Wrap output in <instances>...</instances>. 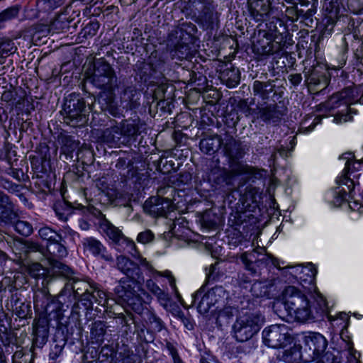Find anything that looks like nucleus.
I'll use <instances>...</instances> for the list:
<instances>
[{
    "instance_id": "obj_11",
    "label": "nucleus",
    "mask_w": 363,
    "mask_h": 363,
    "mask_svg": "<svg viewBox=\"0 0 363 363\" xmlns=\"http://www.w3.org/2000/svg\"><path fill=\"white\" fill-rule=\"evenodd\" d=\"M63 241L52 242L47 244V250L49 253L48 259L52 264L54 268L57 269V272L62 274L63 276L69 277L72 274L71 269L60 262L59 259L65 257L67 255V248L63 244Z\"/></svg>"
},
{
    "instance_id": "obj_30",
    "label": "nucleus",
    "mask_w": 363,
    "mask_h": 363,
    "mask_svg": "<svg viewBox=\"0 0 363 363\" xmlns=\"http://www.w3.org/2000/svg\"><path fill=\"white\" fill-rule=\"evenodd\" d=\"M240 159H235L228 160L229 170L228 172H230L231 177L233 178L236 175H242V174H249L254 175L257 173V169L245 164L241 162H240Z\"/></svg>"
},
{
    "instance_id": "obj_13",
    "label": "nucleus",
    "mask_w": 363,
    "mask_h": 363,
    "mask_svg": "<svg viewBox=\"0 0 363 363\" xmlns=\"http://www.w3.org/2000/svg\"><path fill=\"white\" fill-rule=\"evenodd\" d=\"M145 213L153 217H166L172 211V200L160 196H152L144 203Z\"/></svg>"
},
{
    "instance_id": "obj_16",
    "label": "nucleus",
    "mask_w": 363,
    "mask_h": 363,
    "mask_svg": "<svg viewBox=\"0 0 363 363\" xmlns=\"http://www.w3.org/2000/svg\"><path fill=\"white\" fill-rule=\"evenodd\" d=\"M353 89L352 88H347L342 91L333 95L325 103L319 104V113L325 110H332L336 108L341 105L346 106L351 104L353 102L351 98L353 94Z\"/></svg>"
},
{
    "instance_id": "obj_21",
    "label": "nucleus",
    "mask_w": 363,
    "mask_h": 363,
    "mask_svg": "<svg viewBox=\"0 0 363 363\" xmlns=\"http://www.w3.org/2000/svg\"><path fill=\"white\" fill-rule=\"evenodd\" d=\"M65 297L63 293H61L57 298H52L50 302L46 303L45 313L49 315L53 314V318L61 320L64 316V312L69 308V304L64 303Z\"/></svg>"
},
{
    "instance_id": "obj_34",
    "label": "nucleus",
    "mask_w": 363,
    "mask_h": 363,
    "mask_svg": "<svg viewBox=\"0 0 363 363\" xmlns=\"http://www.w3.org/2000/svg\"><path fill=\"white\" fill-rule=\"evenodd\" d=\"M209 178L216 184L220 186L230 184L233 179L230 172H228V169L220 168L213 169L209 175Z\"/></svg>"
},
{
    "instance_id": "obj_43",
    "label": "nucleus",
    "mask_w": 363,
    "mask_h": 363,
    "mask_svg": "<svg viewBox=\"0 0 363 363\" xmlns=\"http://www.w3.org/2000/svg\"><path fill=\"white\" fill-rule=\"evenodd\" d=\"M238 310L232 307H225L218 315L217 322L220 325L228 324L237 313Z\"/></svg>"
},
{
    "instance_id": "obj_52",
    "label": "nucleus",
    "mask_w": 363,
    "mask_h": 363,
    "mask_svg": "<svg viewBox=\"0 0 363 363\" xmlns=\"http://www.w3.org/2000/svg\"><path fill=\"white\" fill-rule=\"evenodd\" d=\"M16 50L17 48L14 45L13 41L11 39L2 40L0 42V52L2 55H9L10 54L14 53Z\"/></svg>"
},
{
    "instance_id": "obj_44",
    "label": "nucleus",
    "mask_w": 363,
    "mask_h": 363,
    "mask_svg": "<svg viewBox=\"0 0 363 363\" xmlns=\"http://www.w3.org/2000/svg\"><path fill=\"white\" fill-rule=\"evenodd\" d=\"M165 58L162 54L153 52L149 57V64L154 71H161L165 64Z\"/></svg>"
},
{
    "instance_id": "obj_33",
    "label": "nucleus",
    "mask_w": 363,
    "mask_h": 363,
    "mask_svg": "<svg viewBox=\"0 0 363 363\" xmlns=\"http://www.w3.org/2000/svg\"><path fill=\"white\" fill-rule=\"evenodd\" d=\"M220 78L228 87H235L240 82V70L233 66L228 67L222 72Z\"/></svg>"
},
{
    "instance_id": "obj_25",
    "label": "nucleus",
    "mask_w": 363,
    "mask_h": 363,
    "mask_svg": "<svg viewBox=\"0 0 363 363\" xmlns=\"http://www.w3.org/2000/svg\"><path fill=\"white\" fill-rule=\"evenodd\" d=\"M316 270L314 266L309 264L308 266L301 269L299 279L303 286L309 291L316 293L317 288L315 285Z\"/></svg>"
},
{
    "instance_id": "obj_55",
    "label": "nucleus",
    "mask_w": 363,
    "mask_h": 363,
    "mask_svg": "<svg viewBox=\"0 0 363 363\" xmlns=\"http://www.w3.org/2000/svg\"><path fill=\"white\" fill-rule=\"evenodd\" d=\"M99 28V23L97 21H92L88 23L82 30L85 38L95 35Z\"/></svg>"
},
{
    "instance_id": "obj_60",
    "label": "nucleus",
    "mask_w": 363,
    "mask_h": 363,
    "mask_svg": "<svg viewBox=\"0 0 363 363\" xmlns=\"http://www.w3.org/2000/svg\"><path fill=\"white\" fill-rule=\"evenodd\" d=\"M154 238L155 235L152 233V232L150 230H146L138 234L137 237V240L138 242H141L143 244H147L152 242Z\"/></svg>"
},
{
    "instance_id": "obj_9",
    "label": "nucleus",
    "mask_w": 363,
    "mask_h": 363,
    "mask_svg": "<svg viewBox=\"0 0 363 363\" xmlns=\"http://www.w3.org/2000/svg\"><path fill=\"white\" fill-rule=\"evenodd\" d=\"M99 228L109 240L116 245L118 250L133 254L134 241L123 235L122 231L113 225L108 219L104 218L99 223Z\"/></svg>"
},
{
    "instance_id": "obj_22",
    "label": "nucleus",
    "mask_w": 363,
    "mask_h": 363,
    "mask_svg": "<svg viewBox=\"0 0 363 363\" xmlns=\"http://www.w3.org/2000/svg\"><path fill=\"white\" fill-rule=\"evenodd\" d=\"M340 160L345 161V168L342 174L340 177H347L354 180L357 179L359 174H355V172L358 171L362 166V161L354 159V155L351 152H346L340 157Z\"/></svg>"
},
{
    "instance_id": "obj_39",
    "label": "nucleus",
    "mask_w": 363,
    "mask_h": 363,
    "mask_svg": "<svg viewBox=\"0 0 363 363\" xmlns=\"http://www.w3.org/2000/svg\"><path fill=\"white\" fill-rule=\"evenodd\" d=\"M123 301L125 302L133 311L140 315H141L146 308L143 306L141 297L136 292L131 294L130 297H127Z\"/></svg>"
},
{
    "instance_id": "obj_32",
    "label": "nucleus",
    "mask_w": 363,
    "mask_h": 363,
    "mask_svg": "<svg viewBox=\"0 0 363 363\" xmlns=\"http://www.w3.org/2000/svg\"><path fill=\"white\" fill-rule=\"evenodd\" d=\"M192 43L184 40L182 38L181 41H179L175 45L174 50H172V56L173 59L178 60H187L191 57V45Z\"/></svg>"
},
{
    "instance_id": "obj_19",
    "label": "nucleus",
    "mask_w": 363,
    "mask_h": 363,
    "mask_svg": "<svg viewBox=\"0 0 363 363\" xmlns=\"http://www.w3.org/2000/svg\"><path fill=\"white\" fill-rule=\"evenodd\" d=\"M276 85L274 80L261 82L255 80L252 84V91L255 99L257 98L263 104H266L269 99L276 94Z\"/></svg>"
},
{
    "instance_id": "obj_14",
    "label": "nucleus",
    "mask_w": 363,
    "mask_h": 363,
    "mask_svg": "<svg viewBox=\"0 0 363 363\" xmlns=\"http://www.w3.org/2000/svg\"><path fill=\"white\" fill-rule=\"evenodd\" d=\"M193 304L196 305L198 311L201 314L207 313L210 308L218 301L216 298V289H212L205 292L202 286L194 294H193Z\"/></svg>"
},
{
    "instance_id": "obj_15",
    "label": "nucleus",
    "mask_w": 363,
    "mask_h": 363,
    "mask_svg": "<svg viewBox=\"0 0 363 363\" xmlns=\"http://www.w3.org/2000/svg\"><path fill=\"white\" fill-rule=\"evenodd\" d=\"M82 245L85 252L91 255L102 259L108 262H113V257L109 254L106 247L99 240L88 237L83 240Z\"/></svg>"
},
{
    "instance_id": "obj_4",
    "label": "nucleus",
    "mask_w": 363,
    "mask_h": 363,
    "mask_svg": "<svg viewBox=\"0 0 363 363\" xmlns=\"http://www.w3.org/2000/svg\"><path fill=\"white\" fill-rule=\"evenodd\" d=\"M284 306L289 314L300 322L311 317L309 301L306 296L294 286L286 287L283 292Z\"/></svg>"
},
{
    "instance_id": "obj_10",
    "label": "nucleus",
    "mask_w": 363,
    "mask_h": 363,
    "mask_svg": "<svg viewBox=\"0 0 363 363\" xmlns=\"http://www.w3.org/2000/svg\"><path fill=\"white\" fill-rule=\"evenodd\" d=\"M240 259L246 269L253 276H259L263 269L278 264L277 260L268 254L257 255L255 251L242 253Z\"/></svg>"
},
{
    "instance_id": "obj_58",
    "label": "nucleus",
    "mask_w": 363,
    "mask_h": 363,
    "mask_svg": "<svg viewBox=\"0 0 363 363\" xmlns=\"http://www.w3.org/2000/svg\"><path fill=\"white\" fill-rule=\"evenodd\" d=\"M13 363H30L29 354H24L21 350L16 351L12 357Z\"/></svg>"
},
{
    "instance_id": "obj_57",
    "label": "nucleus",
    "mask_w": 363,
    "mask_h": 363,
    "mask_svg": "<svg viewBox=\"0 0 363 363\" xmlns=\"http://www.w3.org/2000/svg\"><path fill=\"white\" fill-rule=\"evenodd\" d=\"M62 143L65 151L67 152H73L78 147V143L73 140L71 136L62 137Z\"/></svg>"
},
{
    "instance_id": "obj_59",
    "label": "nucleus",
    "mask_w": 363,
    "mask_h": 363,
    "mask_svg": "<svg viewBox=\"0 0 363 363\" xmlns=\"http://www.w3.org/2000/svg\"><path fill=\"white\" fill-rule=\"evenodd\" d=\"M30 274L35 278L40 277L45 274V269L38 262L33 263L28 267Z\"/></svg>"
},
{
    "instance_id": "obj_6",
    "label": "nucleus",
    "mask_w": 363,
    "mask_h": 363,
    "mask_svg": "<svg viewBox=\"0 0 363 363\" xmlns=\"http://www.w3.org/2000/svg\"><path fill=\"white\" fill-rule=\"evenodd\" d=\"M65 121L71 126H82L88 121L86 102L79 94H72L64 104Z\"/></svg>"
},
{
    "instance_id": "obj_18",
    "label": "nucleus",
    "mask_w": 363,
    "mask_h": 363,
    "mask_svg": "<svg viewBox=\"0 0 363 363\" xmlns=\"http://www.w3.org/2000/svg\"><path fill=\"white\" fill-rule=\"evenodd\" d=\"M33 344L42 347L48 341L49 335V320L45 316L39 317L33 323Z\"/></svg>"
},
{
    "instance_id": "obj_42",
    "label": "nucleus",
    "mask_w": 363,
    "mask_h": 363,
    "mask_svg": "<svg viewBox=\"0 0 363 363\" xmlns=\"http://www.w3.org/2000/svg\"><path fill=\"white\" fill-rule=\"evenodd\" d=\"M179 30L184 38V34L186 33L188 37L184 38V40L193 43L194 37L198 32V28L195 24L191 22H184L180 24Z\"/></svg>"
},
{
    "instance_id": "obj_62",
    "label": "nucleus",
    "mask_w": 363,
    "mask_h": 363,
    "mask_svg": "<svg viewBox=\"0 0 363 363\" xmlns=\"http://www.w3.org/2000/svg\"><path fill=\"white\" fill-rule=\"evenodd\" d=\"M109 102L107 104L106 109L112 116L117 117L122 114L121 110L116 105V104L111 99H109Z\"/></svg>"
},
{
    "instance_id": "obj_17",
    "label": "nucleus",
    "mask_w": 363,
    "mask_h": 363,
    "mask_svg": "<svg viewBox=\"0 0 363 363\" xmlns=\"http://www.w3.org/2000/svg\"><path fill=\"white\" fill-rule=\"evenodd\" d=\"M223 151L228 160L241 159L245 155V147L242 142L237 140L230 135H226L223 140Z\"/></svg>"
},
{
    "instance_id": "obj_53",
    "label": "nucleus",
    "mask_w": 363,
    "mask_h": 363,
    "mask_svg": "<svg viewBox=\"0 0 363 363\" xmlns=\"http://www.w3.org/2000/svg\"><path fill=\"white\" fill-rule=\"evenodd\" d=\"M0 186L11 193L19 192L22 189L21 185L14 184L11 181L2 177H0Z\"/></svg>"
},
{
    "instance_id": "obj_2",
    "label": "nucleus",
    "mask_w": 363,
    "mask_h": 363,
    "mask_svg": "<svg viewBox=\"0 0 363 363\" xmlns=\"http://www.w3.org/2000/svg\"><path fill=\"white\" fill-rule=\"evenodd\" d=\"M140 134L138 125L134 121L123 120L111 121L108 128L103 130L101 141L109 147H120L129 142L130 138Z\"/></svg>"
},
{
    "instance_id": "obj_1",
    "label": "nucleus",
    "mask_w": 363,
    "mask_h": 363,
    "mask_svg": "<svg viewBox=\"0 0 363 363\" xmlns=\"http://www.w3.org/2000/svg\"><path fill=\"white\" fill-rule=\"evenodd\" d=\"M193 20L204 31L212 33L220 26L221 11L214 0H189Z\"/></svg>"
},
{
    "instance_id": "obj_31",
    "label": "nucleus",
    "mask_w": 363,
    "mask_h": 363,
    "mask_svg": "<svg viewBox=\"0 0 363 363\" xmlns=\"http://www.w3.org/2000/svg\"><path fill=\"white\" fill-rule=\"evenodd\" d=\"M280 360L286 363H301L302 360L301 346L294 345L279 354Z\"/></svg>"
},
{
    "instance_id": "obj_27",
    "label": "nucleus",
    "mask_w": 363,
    "mask_h": 363,
    "mask_svg": "<svg viewBox=\"0 0 363 363\" xmlns=\"http://www.w3.org/2000/svg\"><path fill=\"white\" fill-rule=\"evenodd\" d=\"M140 94L137 91L135 87H126L121 96V101L123 108L126 110H132L135 108L140 105L138 102Z\"/></svg>"
},
{
    "instance_id": "obj_54",
    "label": "nucleus",
    "mask_w": 363,
    "mask_h": 363,
    "mask_svg": "<svg viewBox=\"0 0 363 363\" xmlns=\"http://www.w3.org/2000/svg\"><path fill=\"white\" fill-rule=\"evenodd\" d=\"M134 250L135 252L133 254H130L133 258L136 259L139 261L140 264L143 267H144L148 271L154 273L155 269L153 268V267L150 264V263L144 257H142L140 252L138 250L135 243L134 244Z\"/></svg>"
},
{
    "instance_id": "obj_26",
    "label": "nucleus",
    "mask_w": 363,
    "mask_h": 363,
    "mask_svg": "<svg viewBox=\"0 0 363 363\" xmlns=\"http://www.w3.org/2000/svg\"><path fill=\"white\" fill-rule=\"evenodd\" d=\"M223 140L217 134L205 135L200 141V150L205 154L213 155L220 148Z\"/></svg>"
},
{
    "instance_id": "obj_45",
    "label": "nucleus",
    "mask_w": 363,
    "mask_h": 363,
    "mask_svg": "<svg viewBox=\"0 0 363 363\" xmlns=\"http://www.w3.org/2000/svg\"><path fill=\"white\" fill-rule=\"evenodd\" d=\"M267 21H269V23H266L267 30L264 31L267 33H272V37L277 36L278 29L277 25L279 24L280 26H282V21L279 17L278 11L277 10L274 16L269 17Z\"/></svg>"
},
{
    "instance_id": "obj_35",
    "label": "nucleus",
    "mask_w": 363,
    "mask_h": 363,
    "mask_svg": "<svg viewBox=\"0 0 363 363\" xmlns=\"http://www.w3.org/2000/svg\"><path fill=\"white\" fill-rule=\"evenodd\" d=\"M141 315L144 321L150 324L153 330L157 332L162 330L163 328V323L152 311H150L148 308H145Z\"/></svg>"
},
{
    "instance_id": "obj_12",
    "label": "nucleus",
    "mask_w": 363,
    "mask_h": 363,
    "mask_svg": "<svg viewBox=\"0 0 363 363\" xmlns=\"http://www.w3.org/2000/svg\"><path fill=\"white\" fill-rule=\"evenodd\" d=\"M274 0H247V7L250 16L256 22L267 21L274 16L277 9L272 6Z\"/></svg>"
},
{
    "instance_id": "obj_51",
    "label": "nucleus",
    "mask_w": 363,
    "mask_h": 363,
    "mask_svg": "<svg viewBox=\"0 0 363 363\" xmlns=\"http://www.w3.org/2000/svg\"><path fill=\"white\" fill-rule=\"evenodd\" d=\"M281 40L282 37L278 35L272 38L269 45L270 50L267 52V55L278 53L283 50L285 43H282Z\"/></svg>"
},
{
    "instance_id": "obj_38",
    "label": "nucleus",
    "mask_w": 363,
    "mask_h": 363,
    "mask_svg": "<svg viewBox=\"0 0 363 363\" xmlns=\"http://www.w3.org/2000/svg\"><path fill=\"white\" fill-rule=\"evenodd\" d=\"M52 298L48 289H39L34 294V305L35 307H40L42 309H45L46 303L50 302Z\"/></svg>"
},
{
    "instance_id": "obj_20",
    "label": "nucleus",
    "mask_w": 363,
    "mask_h": 363,
    "mask_svg": "<svg viewBox=\"0 0 363 363\" xmlns=\"http://www.w3.org/2000/svg\"><path fill=\"white\" fill-rule=\"evenodd\" d=\"M116 267L127 277L140 279L142 272L139 265L128 257L120 255L116 257Z\"/></svg>"
},
{
    "instance_id": "obj_37",
    "label": "nucleus",
    "mask_w": 363,
    "mask_h": 363,
    "mask_svg": "<svg viewBox=\"0 0 363 363\" xmlns=\"http://www.w3.org/2000/svg\"><path fill=\"white\" fill-rule=\"evenodd\" d=\"M72 283L69 284H70L71 289L73 291L74 298L83 294H86L89 290L91 291V288L94 287V286L91 285L89 282L83 280L72 278Z\"/></svg>"
},
{
    "instance_id": "obj_5",
    "label": "nucleus",
    "mask_w": 363,
    "mask_h": 363,
    "mask_svg": "<svg viewBox=\"0 0 363 363\" xmlns=\"http://www.w3.org/2000/svg\"><path fill=\"white\" fill-rule=\"evenodd\" d=\"M90 79L96 87L109 92L113 91L117 87L118 77L116 72L103 57L94 62V72Z\"/></svg>"
},
{
    "instance_id": "obj_29",
    "label": "nucleus",
    "mask_w": 363,
    "mask_h": 363,
    "mask_svg": "<svg viewBox=\"0 0 363 363\" xmlns=\"http://www.w3.org/2000/svg\"><path fill=\"white\" fill-rule=\"evenodd\" d=\"M272 38H273L272 33H267L264 30H259L253 41L254 50L260 55H267V52L270 50L269 45Z\"/></svg>"
},
{
    "instance_id": "obj_40",
    "label": "nucleus",
    "mask_w": 363,
    "mask_h": 363,
    "mask_svg": "<svg viewBox=\"0 0 363 363\" xmlns=\"http://www.w3.org/2000/svg\"><path fill=\"white\" fill-rule=\"evenodd\" d=\"M38 234L43 240H47L48 243L52 242L54 241H63V238L61 235L48 226L41 228L38 231Z\"/></svg>"
},
{
    "instance_id": "obj_49",
    "label": "nucleus",
    "mask_w": 363,
    "mask_h": 363,
    "mask_svg": "<svg viewBox=\"0 0 363 363\" xmlns=\"http://www.w3.org/2000/svg\"><path fill=\"white\" fill-rule=\"evenodd\" d=\"M63 0H38L37 6L39 9L44 11H50L60 6Z\"/></svg>"
},
{
    "instance_id": "obj_36",
    "label": "nucleus",
    "mask_w": 363,
    "mask_h": 363,
    "mask_svg": "<svg viewBox=\"0 0 363 363\" xmlns=\"http://www.w3.org/2000/svg\"><path fill=\"white\" fill-rule=\"evenodd\" d=\"M272 284L267 281H257L252 284L250 291L255 297L267 296L269 293V287Z\"/></svg>"
},
{
    "instance_id": "obj_47",
    "label": "nucleus",
    "mask_w": 363,
    "mask_h": 363,
    "mask_svg": "<svg viewBox=\"0 0 363 363\" xmlns=\"http://www.w3.org/2000/svg\"><path fill=\"white\" fill-rule=\"evenodd\" d=\"M15 230L23 236H29L33 231L32 225L26 220H17L14 224Z\"/></svg>"
},
{
    "instance_id": "obj_50",
    "label": "nucleus",
    "mask_w": 363,
    "mask_h": 363,
    "mask_svg": "<svg viewBox=\"0 0 363 363\" xmlns=\"http://www.w3.org/2000/svg\"><path fill=\"white\" fill-rule=\"evenodd\" d=\"M19 12L17 6H12L6 9L0 13V28L3 26V23L16 18Z\"/></svg>"
},
{
    "instance_id": "obj_3",
    "label": "nucleus",
    "mask_w": 363,
    "mask_h": 363,
    "mask_svg": "<svg viewBox=\"0 0 363 363\" xmlns=\"http://www.w3.org/2000/svg\"><path fill=\"white\" fill-rule=\"evenodd\" d=\"M264 318L257 312L244 311L239 313L233 325L234 337L238 342H245L250 340L260 330Z\"/></svg>"
},
{
    "instance_id": "obj_8",
    "label": "nucleus",
    "mask_w": 363,
    "mask_h": 363,
    "mask_svg": "<svg viewBox=\"0 0 363 363\" xmlns=\"http://www.w3.org/2000/svg\"><path fill=\"white\" fill-rule=\"evenodd\" d=\"M264 343L273 348L283 347L291 343L293 337L289 328L284 324L272 325L262 331Z\"/></svg>"
},
{
    "instance_id": "obj_63",
    "label": "nucleus",
    "mask_w": 363,
    "mask_h": 363,
    "mask_svg": "<svg viewBox=\"0 0 363 363\" xmlns=\"http://www.w3.org/2000/svg\"><path fill=\"white\" fill-rule=\"evenodd\" d=\"M94 294H96V298L94 299V302L97 303L100 306H105L107 304L108 301L104 291L94 287Z\"/></svg>"
},
{
    "instance_id": "obj_23",
    "label": "nucleus",
    "mask_w": 363,
    "mask_h": 363,
    "mask_svg": "<svg viewBox=\"0 0 363 363\" xmlns=\"http://www.w3.org/2000/svg\"><path fill=\"white\" fill-rule=\"evenodd\" d=\"M138 279L129 277L121 279L114 290L118 297L123 301L127 297H130L133 293H135V288L138 286Z\"/></svg>"
},
{
    "instance_id": "obj_61",
    "label": "nucleus",
    "mask_w": 363,
    "mask_h": 363,
    "mask_svg": "<svg viewBox=\"0 0 363 363\" xmlns=\"http://www.w3.org/2000/svg\"><path fill=\"white\" fill-rule=\"evenodd\" d=\"M311 119V118H308L301 123V130L303 133H309L310 131L314 130L315 128V125L318 123V117H315L313 119V121L310 123Z\"/></svg>"
},
{
    "instance_id": "obj_41",
    "label": "nucleus",
    "mask_w": 363,
    "mask_h": 363,
    "mask_svg": "<svg viewBox=\"0 0 363 363\" xmlns=\"http://www.w3.org/2000/svg\"><path fill=\"white\" fill-rule=\"evenodd\" d=\"M106 331V324L101 320L94 321L91 325V337L96 341H102Z\"/></svg>"
},
{
    "instance_id": "obj_48",
    "label": "nucleus",
    "mask_w": 363,
    "mask_h": 363,
    "mask_svg": "<svg viewBox=\"0 0 363 363\" xmlns=\"http://www.w3.org/2000/svg\"><path fill=\"white\" fill-rule=\"evenodd\" d=\"M20 244L21 246V249L26 255L37 252L42 253L43 252V247L36 242L25 240L23 242H21Z\"/></svg>"
},
{
    "instance_id": "obj_7",
    "label": "nucleus",
    "mask_w": 363,
    "mask_h": 363,
    "mask_svg": "<svg viewBox=\"0 0 363 363\" xmlns=\"http://www.w3.org/2000/svg\"><path fill=\"white\" fill-rule=\"evenodd\" d=\"M356 182L347 177H338L336 186L328 191L324 195V199L334 207H338L345 202L351 201L353 199Z\"/></svg>"
},
{
    "instance_id": "obj_28",
    "label": "nucleus",
    "mask_w": 363,
    "mask_h": 363,
    "mask_svg": "<svg viewBox=\"0 0 363 363\" xmlns=\"http://www.w3.org/2000/svg\"><path fill=\"white\" fill-rule=\"evenodd\" d=\"M261 119L267 123L280 121L284 115L283 110L279 108L277 104H270L259 109Z\"/></svg>"
},
{
    "instance_id": "obj_24",
    "label": "nucleus",
    "mask_w": 363,
    "mask_h": 363,
    "mask_svg": "<svg viewBox=\"0 0 363 363\" xmlns=\"http://www.w3.org/2000/svg\"><path fill=\"white\" fill-rule=\"evenodd\" d=\"M11 305L13 311L20 318H26L31 313L30 303H26L17 291L11 296Z\"/></svg>"
},
{
    "instance_id": "obj_46",
    "label": "nucleus",
    "mask_w": 363,
    "mask_h": 363,
    "mask_svg": "<svg viewBox=\"0 0 363 363\" xmlns=\"http://www.w3.org/2000/svg\"><path fill=\"white\" fill-rule=\"evenodd\" d=\"M96 298V294H94V286L91 288V291H88L86 294H83L82 295H79L78 297L75 298V299L79 302H82V305L85 307V309H91L92 308V306L94 303V299Z\"/></svg>"
},
{
    "instance_id": "obj_56",
    "label": "nucleus",
    "mask_w": 363,
    "mask_h": 363,
    "mask_svg": "<svg viewBox=\"0 0 363 363\" xmlns=\"http://www.w3.org/2000/svg\"><path fill=\"white\" fill-rule=\"evenodd\" d=\"M292 5L290 6L286 7L285 9V16L291 21H296L298 18V10H297V4L298 1L296 0H294L290 2Z\"/></svg>"
},
{
    "instance_id": "obj_64",
    "label": "nucleus",
    "mask_w": 363,
    "mask_h": 363,
    "mask_svg": "<svg viewBox=\"0 0 363 363\" xmlns=\"http://www.w3.org/2000/svg\"><path fill=\"white\" fill-rule=\"evenodd\" d=\"M1 211H0V217L4 220H10L12 218V204L10 202V204L7 206H1L0 207Z\"/></svg>"
}]
</instances>
